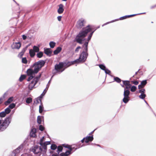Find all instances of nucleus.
<instances>
[{
	"label": "nucleus",
	"instance_id": "1a4fd4ad",
	"mask_svg": "<svg viewBox=\"0 0 156 156\" xmlns=\"http://www.w3.org/2000/svg\"><path fill=\"white\" fill-rule=\"evenodd\" d=\"M38 81V80L37 78H34L29 84L28 86L29 89L30 90H32L35 85L37 83Z\"/></svg>",
	"mask_w": 156,
	"mask_h": 156
},
{
	"label": "nucleus",
	"instance_id": "e433bc0d",
	"mask_svg": "<svg viewBox=\"0 0 156 156\" xmlns=\"http://www.w3.org/2000/svg\"><path fill=\"white\" fill-rule=\"evenodd\" d=\"M88 42H86L84 44V45L85 46V47L84 48V50L86 51H87V46H88Z\"/></svg>",
	"mask_w": 156,
	"mask_h": 156
},
{
	"label": "nucleus",
	"instance_id": "20e7f679",
	"mask_svg": "<svg viewBox=\"0 0 156 156\" xmlns=\"http://www.w3.org/2000/svg\"><path fill=\"white\" fill-rule=\"evenodd\" d=\"M86 21L84 19L81 18L79 19L77 21L76 27L77 29H80L84 27L86 23Z\"/></svg>",
	"mask_w": 156,
	"mask_h": 156
},
{
	"label": "nucleus",
	"instance_id": "49530a36",
	"mask_svg": "<svg viewBox=\"0 0 156 156\" xmlns=\"http://www.w3.org/2000/svg\"><path fill=\"white\" fill-rule=\"evenodd\" d=\"M44 108H39V111L40 113H41L43 112H45L46 110L43 109Z\"/></svg>",
	"mask_w": 156,
	"mask_h": 156
},
{
	"label": "nucleus",
	"instance_id": "9b49d317",
	"mask_svg": "<svg viewBox=\"0 0 156 156\" xmlns=\"http://www.w3.org/2000/svg\"><path fill=\"white\" fill-rule=\"evenodd\" d=\"M87 54L84 51H83L80 55L79 58L77 59H79V62H84L87 58Z\"/></svg>",
	"mask_w": 156,
	"mask_h": 156
},
{
	"label": "nucleus",
	"instance_id": "6e6d98bb",
	"mask_svg": "<svg viewBox=\"0 0 156 156\" xmlns=\"http://www.w3.org/2000/svg\"><path fill=\"white\" fill-rule=\"evenodd\" d=\"M155 7H156V4L151 6L150 7V8L151 9H153L155 8Z\"/></svg>",
	"mask_w": 156,
	"mask_h": 156
},
{
	"label": "nucleus",
	"instance_id": "4c0bfd02",
	"mask_svg": "<svg viewBox=\"0 0 156 156\" xmlns=\"http://www.w3.org/2000/svg\"><path fill=\"white\" fill-rule=\"evenodd\" d=\"M131 83L135 85H137L139 84V82L137 80H133L131 81Z\"/></svg>",
	"mask_w": 156,
	"mask_h": 156
},
{
	"label": "nucleus",
	"instance_id": "a211bd4d",
	"mask_svg": "<svg viewBox=\"0 0 156 156\" xmlns=\"http://www.w3.org/2000/svg\"><path fill=\"white\" fill-rule=\"evenodd\" d=\"M147 83V80H144L141 82V84L139 85L138 88L139 89L143 88Z\"/></svg>",
	"mask_w": 156,
	"mask_h": 156
},
{
	"label": "nucleus",
	"instance_id": "5fc2aeb1",
	"mask_svg": "<svg viewBox=\"0 0 156 156\" xmlns=\"http://www.w3.org/2000/svg\"><path fill=\"white\" fill-rule=\"evenodd\" d=\"M62 16H59L57 17L58 20L59 21H60L61 20V19L62 18Z\"/></svg>",
	"mask_w": 156,
	"mask_h": 156
},
{
	"label": "nucleus",
	"instance_id": "6ab92c4d",
	"mask_svg": "<svg viewBox=\"0 0 156 156\" xmlns=\"http://www.w3.org/2000/svg\"><path fill=\"white\" fill-rule=\"evenodd\" d=\"M58 6L59 8L58 10V12L59 14H62L64 11V9L63 8V5L62 4H60Z\"/></svg>",
	"mask_w": 156,
	"mask_h": 156
},
{
	"label": "nucleus",
	"instance_id": "f3484780",
	"mask_svg": "<svg viewBox=\"0 0 156 156\" xmlns=\"http://www.w3.org/2000/svg\"><path fill=\"white\" fill-rule=\"evenodd\" d=\"M27 74L28 76H33V74L34 73H37L35 71V68L34 70L31 69H29L27 70Z\"/></svg>",
	"mask_w": 156,
	"mask_h": 156
},
{
	"label": "nucleus",
	"instance_id": "72a5a7b5",
	"mask_svg": "<svg viewBox=\"0 0 156 156\" xmlns=\"http://www.w3.org/2000/svg\"><path fill=\"white\" fill-rule=\"evenodd\" d=\"M136 86H133L131 87L130 88V90L131 91L133 92L136 90Z\"/></svg>",
	"mask_w": 156,
	"mask_h": 156
},
{
	"label": "nucleus",
	"instance_id": "393cba45",
	"mask_svg": "<svg viewBox=\"0 0 156 156\" xmlns=\"http://www.w3.org/2000/svg\"><path fill=\"white\" fill-rule=\"evenodd\" d=\"M35 52L33 49H30L29 52L30 56L32 58L34 57L35 55Z\"/></svg>",
	"mask_w": 156,
	"mask_h": 156
},
{
	"label": "nucleus",
	"instance_id": "473e14b6",
	"mask_svg": "<svg viewBox=\"0 0 156 156\" xmlns=\"http://www.w3.org/2000/svg\"><path fill=\"white\" fill-rule=\"evenodd\" d=\"M32 101V99L31 98L29 97L27 98L26 100V102L27 104H29Z\"/></svg>",
	"mask_w": 156,
	"mask_h": 156
},
{
	"label": "nucleus",
	"instance_id": "aec40b11",
	"mask_svg": "<svg viewBox=\"0 0 156 156\" xmlns=\"http://www.w3.org/2000/svg\"><path fill=\"white\" fill-rule=\"evenodd\" d=\"M13 99L14 98L12 97L9 98L6 101L4 102V104L6 106L8 105L13 101Z\"/></svg>",
	"mask_w": 156,
	"mask_h": 156
},
{
	"label": "nucleus",
	"instance_id": "7ed1b4c3",
	"mask_svg": "<svg viewBox=\"0 0 156 156\" xmlns=\"http://www.w3.org/2000/svg\"><path fill=\"white\" fill-rule=\"evenodd\" d=\"M65 64H66V62H60L58 64H56L55 65V69L57 72L60 71L62 72L65 69V68L62 70L64 67H65Z\"/></svg>",
	"mask_w": 156,
	"mask_h": 156
},
{
	"label": "nucleus",
	"instance_id": "c9c22d12",
	"mask_svg": "<svg viewBox=\"0 0 156 156\" xmlns=\"http://www.w3.org/2000/svg\"><path fill=\"white\" fill-rule=\"evenodd\" d=\"M99 66L100 68L101 69L103 70H105V69L106 67L104 65L102 64H100L99 65Z\"/></svg>",
	"mask_w": 156,
	"mask_h": 156
},
{
	"label": "nucleus",
	"instance_id": "8fccbe9b",
	"mask_svg": "<svg viewBox=\"0 0 156 156\" xmlns=\"http://www.w3.org/2000/svg\"><path fill=\"white\" fill-rule=\"evenodd\" d=\"M45 91V90L44 91L43 93L41 94L40 96H39V97H40L42 99V98L43 97L44 95V94H45V93L46 92V91Z\"/></svg>",
	"mask_w": 156,
	"mask_h": 156
},
{
	"label": "nucleus",
	"instance_id": "f257e3e1",
	"mask_svg": "<svg viewBox=\"0 0 156 156\" xmlns=\"http://www.w3.org/2000/svg\"><path fill=\"white\" fill-rule=\"evenodd\" d=\"M96 30V29L94 26L90 25H88L86 27L83 28L82 30L79 32L76 36V41L80 44H82L83 39L87 36L89 32H91L87 38V41H88L87 42H88L91 39L93 34Z\"/></svg>",
	"mask_w": 156,
	"mask_h": 156
},
{
	"label": "nucleus",
	"instance_id": "f8f14e48",
	"mask_svg": "<svg viewBox=\"0 0 156 156\" xmlns=\"http://www.w3.org/2000/svg\"><path fill=\"white\" fill-rule=\"evenodd\" d=\"M3 120H0V131H2L7 127Z\"/></svg>",
	"mask_w": 156,
	"mask_h": 156
},
{
	"label": "nucleus",
	"instance_id": "bf43d9fd",
	"mask_svg": "<svg viewBox=\"0 0 156 156\" xmlns=\"http://www.w3.org/2000/svg\"><path fill=\"white\" fill-rule=\"evenodd\" d=\"M25 51H26L25 49L23 48V49L22 51H21V53H25Z\"/></svg>",
	"mask_w": 156,
	"mask_h": 156
},
{
	"label": "nucleus",
	"instance_id": "3c124183",
	"mask_svg": "<svg viewBox=\"0 0 156 156\" xmlns=\"http://www.w3.org/2000/svg\"><path fill=\"white\" fill-rule=\"evenodd\" d=\"M15 106H16V104H15L12 103V104H11L9 105L8 107H15Z\"/></svg>",
	"mask_w": 156,
	"mask_h": 156
},
{
	"label": "nucleus",
	"instance_id": "4d7b16f0",
	"mask_svg": "<svg viewBox=\"0 0 156 156\" xmlns=\"http://www.w3.org/2000/svg\"><path fill=\"white\" fill-rule=\"evenodd\" d=\"M22 38L23 40H25L27 38V36H26L23 35L22 36Z\"/></svg>",
	"mask_w": 156,
	"mask_h": 156
},
{
	"label": "nucleus",
	"instance_id": "052dcab7",
	"mask_svg": "<svg viewBox=\"0 0 156 156\" xmlns=\"http://www.w3.org/2000/svg\"><path fill=\"white\" fill-rule=\"evenodd\" d=\"M24 53H21V52L20 54V55L22 56L23 55Z\"/></svg>",
	"mask_w": 156,
	"mask_h": 156
},
{
	"label": "nucleus",
	"instance_id": "a18cd8bd",
	"mask_svg": "<svg viewBox=\"0 0 156 156\" xmlns=\"http://www.w3.org/2000/svg\"><path fill=\"white\" fill-rule=\"evenodd\" d=\"M5 98V97L4 96H3L2 97L0 98V104H2V103L4 99Z\"/></svg>",
	"mask_w": 156,
	"mask_h": 156
},
{
	"label": "nucleus",
	"instance_id": "c756f323",
	"mask_svg": "<svg viewBox=\"0 0 156 156\" xmlns=\"http://www.w3.org/2000/svg\"><path fill=\"white\" fill-rule=\"evenodd\" d=\"M35 52H38L39 51V47L36 46H34L33 49Z\"/></svg>",
	"mask_w": 156,
	"mask_h": 156
},
{
	"label": "nucleus",
	"instance_id": "5701e85b",
	"mask_svg": "<svg viewBox=\"0 0 156 156\" xmlns=\"http://www.w3.org/2000/svg\"><path fill=\"white\" fill-rule=\"evenodd\" d=\"M62 48L61 47H57L56 49L55 50L54 52L53 53L54 55H57L58 53H59L62 50Z\"/></svg>",
	"mask_w": 156,
	"mask_h": 156
},
{
	"label": "nucleus",
	"instance_id": "e2e57ef3",
	"mask_svg": "<svg viewBox=\"0 0 156 156\" xmlns=\"http://www.w3.org/2000/svg\"><path fill=\"white\" fill-rule=\"evenodd\" d=\"M138 72H136V73H135V75H136L137 74V73H138Z\"/></svg>",
	"mask_w": 156,
	"mask_h": 156
},
{
	"label": "nucleus",
	"instance_id": "6e6552de",
	"mask_svg": "<svg viewBox=\"0 0 156 156\" xmlns=\"http://www.w3.org/2000/svg\"><path fill=\"white\" fill-rule=\"evenodd\" d=\"M42 98L39 97L35 99L34 101V105L39 107H43V105L41 103Z\"/></svg>",
	"mask_w": 156,
	"mask_h": 156
},
{
	"label": "nucleus",
	"instance_id": "423d86ee",
	"mask_svg": "<svg viewBox=\"0 0 156 156\" xmlns=\"http://www.w3.org/2000/svg\"><path fill=\"white\" fill-rule=\"evenodd\" d=\"M63 147L68 148L69 149V150L67 151L65 153H62L61 154V156H68L69 155L71 154V152L73 149V148L72 147V146L69 145H63Z\"/></svg>",
	"mask_w": 156,
	"mask_h": 156
},
{
	"label": "nucleus",
	"instance_id": "680f3d73",
	"mask_svg": "<svg viewBox=\"0 0 156 156\" xmlns=\"http://www.w3.org/2000/svg\"><path fill=\"white\" fill-rule=\"evenodd\" d=\"M52 156H58V155H56V154H53Z\"/></svg>",
	"mask_w": 156,
	"mask_h": 156
},
{
	"label": "nucleus",
	"instance_id": "4be33fe9",
	"mask_svg": "<svg viewBox=\"0 0 156 156\" xmlns=\"http://www.w3.org/2000/svg\"><path fill=\"white\" fill-rule=\"evenodd\" d=\"M36 129L34 128H33L31 130L30 133V136L32 137H35L36 136Z\"/></svg>",
	"mask_w": 156,
	"mask_h": 156
},
{
	"label": "nucleus",
	"instance_id": "7c9ffc66",
	"mask_svg": "<svg viewBox=\"0 0 156 156\" xmlns=\"http://www.w3.org/2000/svg\"><path fill=\"white\" fill-rule=\"evenodd\" d=\"M55 43L53 41H51L49 43L50 47L52 48H53L55 47Z\"/></svg>",
	"mask_w": 156,
	"mask_h": 156
},
{
	"label": "nucleus",
	"instance_id": "412c9836",
	"mask_svg": "<svg viewBox=\"0 0 156 156\" xmlns=\"http://www.w3.org/2000/svg\"><path fill=\"white\" fill-rule=\"evenodd\" d=\"M44 53L48 55H50L52 53L51 49L50 48H44Z\"/></svg>",
	"mask_w": 156,
	"mask_h": 156
},
{
	"label": "nucleus",
	"instance_id": "f03ea898",
	"mask_svg": "<svg viewBox=\"0 0 156 156\" xmlns=\"http://www.w3.org/2000/svg\"><path fill=\"white\" fill-rule=\"evenodd\" d=\"M45 62L44 61L41 60L35 62L34 64L35 67V71L36 73H37L39 70L44 65Z\"/></svg>",
	"mask_w": 156,
	"mask_h": 156
},
{
	"label": "nucleus",
	"instance_id": "c03bdc74",
	"mask_svg": "<svg viewBox=\"0 0 156 156\" xmlns=\"http://www.w3.org/2000/svg\"><path fill=\"white\" fill-rule=\"evenodd\" d=\"M57 148V146L55 144H52L51 146V149L52 150H55Z\"/></svg>",
	"mask_w": 156,
	"mask_h": 156
},
{
	"label": "nucleus",
	"instance_id": "864d4df0",
	"mask_svg": "<svg viewBox=\"0 0 156 156\" xmlns=\"http://www.w3.org/2000/svg\"><path fill=\"white\" fill-rule=\"evenodd\" d=\"M81 48V47L80 46H78V47L76 49L75 51L76 52H78L79 51V49H80Z\"/></svg>",
	"mask_w": 156,
	"mask_h": 156
},
{
	"label": "nucleus",
	"instance_id": "13d9d810",
	"mask_svg": "<svg viewBox=\"0 0 156 156\" xmlns=\"http://www.w3.org/2000/svg\"><path fill=\"white\" fill-rule=\"evenodd\" d=\"M20 148V147H18V148H17V149H16L15 150V151H14V153H15V152H16H16H19V149Z\"/></svg>",
	"mask_w": 156,
	"mask_h": 156
},
{
	"label": "nucleus",
	"instance_id": "c85d7f7f",
	"mask_svg": "<svg viewBox=\"0 0 156 156\" xmlns=\"http://www.w3.org/2000/svg\"><path fill=\"white\" fill-rule=\"evenodd\" d=\"M43 52L42 51L39 52L37 54V56L38 58H41L43 56Z\"/></svg>",
	"mask_w": 156,
	"mask_h": 156
},
{
	"label": "nucleus",
	"instance_id": "09e8293b",
	"mask_svg": "<svg viewBox=\"0 0 156 156\" xmlns=\"http://www.w3.org/2000/svg\"><path fill=\"white\" fill-rule=\"evenodd\" d=\"M30 76L27 80V81H29L30 80H32L34 77V76Z\"/></svg>",
	"mask_w": 156,
	"mask_h": 156
},
{
	"label": "nucleus",
	"instance_id": "a19ab883",
	"mask_svg": "<svg viewBox=\"0 0 156 156\" xmlns=\"http://www.w3.org/2000/svg\"><path fill=\"white\" fill-rule=\"evenodd\" d=\"M146 96V95L145 94H141L139 96V97L140 98L144 99Z\"/></svg>",
	"mask_w": 156,
	"mask_h": 156
},
{
	"label": "nucleus",
	"instance_id": "0e129e2a",
	"mask_svg": "<svg viewBox=\"0 0 156 156\" xmlns=\"http://www.w3.org/2000/svg\"><path fill=\"white\" fill-rule=\"evenodd\" d=\"M63 1H66L67 0H62Z\"/></svg>",
	"mask_w": 156,
	"mask_h": 156
},
{
	"label": "nucleus",
	"instance_id": "de8ad7c7",
	"mask_svg": "<svg viewBox=\"0 0 156 156\" xmlns=\"http://www.w3.org/2000/svg\"><path fill=\"white\" fill-rule=\"evenodd\" d=\"M104 71H105V73L106 74H109L111 73L110 71L108 69H106V68L105 69Z\"/></svg>",
	"mask_w": 156,
	"mask_h": 156
},
{
	"label": "nucleus",
	"instance_id": "4468645a",
	"mask_svg": "<svg viewBox=\"0 0 156 156\" xmlns=\"http://www.w3.org/2000/svg\"><path fill=\"white\" fill-rule=\"evenodd\" d=\"M79 59H76L74 61H73L71 62H68L67 63L66 62V64H65V68H66L67 67L69 66H70L73 65L76 63H79Z\"/></svg>",
	"mask_w": 156,
	"mask_h": 156
},
{
	"label": "nucleus",
	"instance_id": "2f4dec72",
	"mask_svg": "<svg viewBox=\"0 0 156 156\" xmlns=\"http://www.w3.org/2000/svg\"><path fill=\"white\" fill-rule=\"evenodd\" d=\"M114 80L118 83H120L121 81V79L117 77H114Z\"/></svg>",
	"mask_w": 156,
	"mask_h": 156
},
{
	"label": "nucleus",
	"instance_id": "37998d69",
	"mask_svg": "<svg viewBox=\"0 0 156 156\" xmlns=\"http://www.w3.org/2000/svg\"><path fill=\"white\" fill-rule=\"evenodd\" d=\"M62 147L61 146H59L58 147V153L59 154V152H60V151H61L62 150Z\"/></svg>",
	"mask_w": 156,
	"mask_h": 156
},
{
	"label": "nucleus",
	"instance_id": "bb28decb",
	"mask_svg": "<svg viewBox=\"0 0 156 156\" xmlns=\"http://www.w3.org/2000/svg\"><path fill=\"white\" fill-rule=\"evenodd\" d=\"M136 14H133V15H129L126 16H125L122 17L121 18V19L123 20V19H126L128 18L132 17H133V16H136Z\"/></svg>",
	"mask_w": 156,
	"mask_h": 156
},
{
	"label": "nucleus",
	"instance_id": "58836bf2",
	"mask_svg": "<svg viewBox=\"0 0 156 156\" xmlns=\"http://www.w3.org/2000/svg\"><path fill=\"white\" fill-rule=\"evenodd\" d=\"M139 90V93H141V94H144L145 90L143 88Z\"/></svg>",
	"mask_w": 156,
	"mask_h": 156
},
{
	"label": "nucleus",
	"instance_id": "f704fd0d",
	"mask_svg": "<svg viewBox=\"0 0 156 156\" xmlns=\"http://www.w3.org/2000/svg\"><path fill=\"white\" fill-rule=\"evenodd\" d=\"M10 108H7L5 110L4 112L6 114L9 113L11 111Z\"/></svg>",
	"mask_w": 156,
	"mask_h": 156
},
{
	"label": "nucleus",
	"instance_id": "b1692460",
	"mask_svg": "<svg viewBox=\"0 0 156 156\" xmlns=\"http://www.w3.org/2000/svg\"><path fill=\"white\" fill-rule=\"evenodd\" d=\"M11 121V119L10 118H8L4 121V122L5 123V125H7L6 126L7 127L10 123Z\"/></svg>",
	"mask_w": 156,
	"mask_h": 156
},
{
	"label": "nucleus",
	"instance_id": "ea45409f",
	"mask_svg": "<svg viewBox=\"0 0 156 156\" xmlns=\"http://www.w3.org/2000/svg\"><path fill=\"white\" fill-rule=\"evenodd\" d=\"M22 62L24 64H27V61L26 58H23L22 59Z\"/></svg>",
	"mask_w": 156,
	"mask_h": 156
},
{
	"label": "nucleus",
	"instance_id": "dca6fc26",
	"mask_svg": "<svg viewBox=\"0 0 156 156\" xmlns=\"http://www.w3.org/2000/svg\"><path fill=\"white\" fill-rule=\"evenodd\" d=\"M123 84L126 86V88L127 89H129L131 85L130 84V81H122Z\"/></svg>",
	"mask_w": 156,
	"mask_h": 156
},
{
	"label": "nucleus",
	"instance_id": "a878e982",
	"mask_svg": "<svg viewBox=\"0 0 156 156\" xmlns=\"http://www.w3.org/2000/svg\"><path fill=\"white\" fill-rule=\"evenodd\" d=\"M43 119V116H38L37 118V122L39 124H41V122L42 120Z\"/></svg>",
	"mask_w": 156,
	"mask_h": 156
},
{
	"label": "nucleus",
	"instance_id": "79ce46f5",
	"mask_svg": "<svg viewBox=\"0 0 156 156\" xmlns=\"http://www.w3.org/2000/svg\"><path fill=\"white\" fill-rule=\"evenodd\" d=\"M6 115L5 113L4 112H2L0 113V116L2 117H4Z\"/></svg>",
	"mask_w": 156,
	"mask_h": 156
},
{
	"label": "nucleus",
	"instance_id": "9d476101",
	"mask_svg": "<svg viewBox=\"0 0 156 156\" xmlns=\"http://www.w3.org/2000/svg\"><path fill=\"white\" fill-rule=\"evenodd\" d=\"M44 137L43 136L41 139L40 144L42 147H43V149L46 150L47 149V145L50 144V142L49 141H46L44 142Z\"/></svg>",
	"mask_w": 156,
	"mask_h": 156
},
{
	"label": "nucleus",
	"instance_id": "603ef678",
	"mask_svg": "<svg viewBox=\"0 0 156 156\" xmlns=\"http://www.w3.org/2000/svg\"><path fill=\"white\" fill-rule=\"evenodd\" d=\"M39 129L41 131H43L44 129V128L42 125H41L39 126Z\"/></svg>",
	"mask_w": 156,
	"mask_h": 156
},
{
	"label": "nucleus",
	"instance_id": "39448f33",
	"mask_svg": "<svg viewBox=\"0 0 156 156\" xmlns=\"http://www.w3.org/2000/svg\"><path fill=\"white\" fill-rule=\"evenodd\" d=\"M43 147H39L38 146H36L34 147V148L32 149L31 151L34 153L35 154H38V155H40L41 151H45V150L44 149L43 150L42 148Z\"/></svg>",
	"mask_w": 156,
	"mask_h": 156
},
{
	"label": "nucleus",
	"instance_id": "cd10ccee",
	"mask_svg": "<svg viewBox=\"0 0 156 156\" xmlns=\"http://www.w3.org/2000/svg\"><path fill=\"white\" fill-rule=\"evenodd\" d=\"M26 76L25 75H22L20 76L19 80L20 82H22L26 78Z\"/></svg>",
	"mask_w": 156,
	"mask_h": 156
},
{
	"label": "nucleus",
	"instance_id": "2eb2a0df",
	"mask_svg": "<svg viewBox=\"0 0 156 156\" xmlns=\"http://www.w3.org/2000/svg\"><path fill=\"white\" fill-rule=\"evenodd\" d=\"M12 47L13 49H19L21 46V44L20 42L14 43L12 45Z\"/></svg>",
	"mask_w": 156,
	"mask_h": 156
},
{
	"label": "nucleus",
	"instance_id": "0eeeda50",
	"mask_svg": "<svg viewBox=\"0 0 156 156\" xmlns=\"http://www.w3.org/2000/svg\"><path fill=\"white\" fill-rule=\"evenodd\" d=\"M129 94L130 91L129 90H124V98L123 99V101L124 103H126L129 101Z\"/></svg>",
	"mask_w": 156,
	"mask_h": 156
},
{
	"label": "nucleus",
	"instance_id": "ddd939ff",
	"mask_svg": "<svg viewBox=\"0 0 156 156\" xmlns=\"http://www.w3.org/2000/svg\"><path fill=\"white\" fill-rule=\"evenodd\" d=\"M93 140V136H87L81 140V142L83 143L85 140L86 143H88L89 141H91Z\"/></svg>",
	"mask_w": 156,
	"mask_h": 156
}]
</instances>
